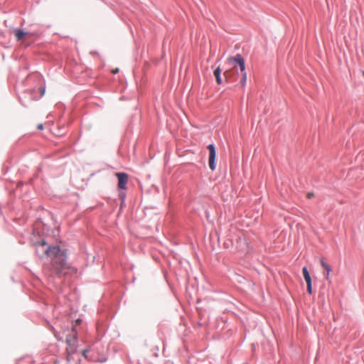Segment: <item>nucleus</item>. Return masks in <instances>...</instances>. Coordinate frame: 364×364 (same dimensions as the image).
Returning a JSON list of instances; mask_svg holds the SVG:
<instances>
[{
    "instance_id": "obj_1",
    "label": "nucleus",
    "mask_w": 364,
    "mask_h": 364,
    "mask_svg": "<svg viewBox=\"0 0 364 364\" xmlns=\"http://www.w3.org/2000/svg\"><path fill=\"white\" fill-rule=\"evenodd\" d=\"M42 252L48 256L54 257L52 261V267L58 275H65L68 273L69 267L65 262V254L61 252L58 246L48 247L43 250Z\"/></svg>"
},
{
    "instance_id": "obj_2",
    "label": "nucleus",
    "mask_w": 364,
    "mask_h": 364,
    "mask_svg": "<svg viewBox=\"0 0 364 364\" xmlns=\"http://www.w3.org/2000/svg\"><path fill=\"white\" fill-rule=\"evenodd\" d=\"M228 62L232 68L224 72V77L226 80H229L232 75V70L237 66L240 68L241 73H242L240 83L242 86H245L247 81V73L245 72V60L240 54H237L234 57H230L228 58Z\"/></svg>"
},
{
    "instance_id": "obj_3",
    "label": "nucleus",
    "mask_w": 364,
    "mask_h": 364,
    "mask_svg": "<svg viewBox=\"0 0 364 364\" xmlns=\"http://www.w3.org/2000/svg\"><path fill=\"white\" fill-rule=\"evenodd\" d=\"M208 149L209 151V158H208V165L212 171L215 169V158H216V151L215 146L213 144H209L208 146Z\"/></svg>"
},
{
    "instance_id": "obj_4",
    "label": "nucleus",
    "mask_w": 364,
    "mask_h": 364,
    "mask_svg": "<svg viewBox=\"0 0 364 364\" xmlns=\"http://www.w3.org/2000/svg\"><path fill=\"white\" fill-rule=\"evenodd\" d=\"M115 176L118 178V184L117 186L120 189H126L127 183L128 182L129 176L125 173L118 172L115 173Z\"/></svg>"
},
{
    "instance_id": "obj_5",
    "label": "nucleus",
    "mask_w": 364,
    "mask_h": 364,
    "mask_svg": "<svg viewBox=\"0 0 364 364\" xmlns=\"http://www.w3.org/2000/svg\"><path fill=\"white\" fill-rule=\"evenodd\" d=\"M302 273H303V276L305 279V282L306 283L307 291L309 294H311L313 292L312 284H311V278L310 274L306 267H303Z\"/></svg>"
},
{
    "instance_id": "obj_6",
    "label": "nucleus",
    "mask_w": 364,
    "mask_h": 364,
    "mask_svg": "<svg viewBox=\"0 0 364 364\" xmlns=\"http://www.w3.org/2000/svg\"><path fill=\"white\" fill-rule=\"evenodd\" d=\"M239 251L242 252H248L249 247L248 243L245 239V237H239V239L237 241Z\"/></svg>"
},
{
    "instance_id": "obj_7",
    "label": "nucleus",
    "mask_w": 364,
    "mask_h": 364,
    "mask_svg": "<svg viewBox=\"0 0 364 364\" xmlns=\"http://www.w3.org/2000/svg\"><path fill=\"white\" fill-rule=\"evenodd\" d=\"M321 264L323 267V269L326 271V274L325 275L326 279H328L329 278V274L331 271V268L329 264L326 263L323 260H321Z\"/></svg>"
},
{
    "instance_id": "obj_8",
    "label": "nucleus",
    "mask_w": 364,
    "mask_h": 364,
    "mask_svg": "<svg viewBox=\"0 0 364 364\" xmlns=\"http://www.w3.org/2000/svg\"><path fill=\"white\" fill-rule=\"evenodd\" d=\"M220 68L218 67L214 70V75L216 78V82L218 85H220L222 83V79L220 77Z\"/></svg>"
},
{
    "instance_id": "obj_9",
    "label": "nucleus",
    "mask_w": 364,
    "mask_h": 364,
    "mask_svg": "<svg viewBox=\"0 0 364 364\" xmlns=\"http://www.w3.org/2000/svg\"><path fill=\"white\" fill-rule=\"evenodd\" d=\"M26 35V33L20 29H18L15 31V36L17 41L21 40Z\"/></svg>"
},
{
    "instance_id": "obj_10",
    "label": "nucleus",
    "mask_w": 364,
    "mask_h": 364,
    "mask_svg": "<svg viewBox=\"0 0 364 364\" xmlns=\"http://www.w3.org/2000/svg\"><path fill=\"white\" fill-rule=\"evenodd\" d=\"M37 128H38V129H39V130H42V129H43V124H39L37 126Z\"/></svg>"
},
{
    "instance_id": "obj_11",
    "label": "nucleus",
    "mask_w": 364,
    "mask_h": 364,
    "mask_svg": "<svg viewBox=\"0 0 364 364\" xmlns=\"http://www.w3.org/2000/svg\"><path fill=\"white\" fill-rule=\"evenodd\" d=\"M88 353V350H84L82 352V355L84 357L87 358V353Z\"/></svg>"
},
{
    "instance_id": "obj_12",
    "label": "nucleus",
    "mask_w": 364,
    "mask_h": 364,
    "mask_svg": "<svg viewBox=\"0 0 364 364\" xmlns=\"http://www.w3.org/2000/svg\"><path fill=\"white\" fill-rule=\"evenodd\" d=\"M313 196H314V193H309L307 194V198H312Z\"/></svg>"
},
{
    "instance_id": "obj_13",
    "label": "nucleus",
    "mask_w": 364,
    "mask_h": 364,
    "mask_svg": "<svg viewBox=\"0 0 364 364\" xmlns=\"http://www.w3.org/2000/svg\"><path fill=\"white\" fill-rule=\"evenodd\" d=\"M40 91H41V95H44V92H45V90H44V88L41 87V88H40Z\"/></svg>"
},
{
    "instance_id": "obj_14",
    "label": "nucleus",
    "mask_w": 364,
    "mask_h": 364,
    "mask_svg": "<svg viewBox=\"0 0 364 364\" xmlns=\"http://www.w3.org/2000/svg\"><path fill=\"white\" fill-rule=\"evenodd\" d=\"M112 73L116 74V73H117L119 72V69H118V68H116V69H114V70H112Z\"/></svg>"
},
{
    "instance_id": "obj_15",
    "label": "nucleus",
    "mask_w": 364,
    "mask_h": 364,
    "mask_svg": "<svg viewBox=\"0 0 364 364\" xmlns=\"http://www.w3.org/2000/svg\"><path fill=\"white\" fill-rule=\"evenodd\" d=\"M39 244H40V245H41V246H44V245H46V242L44 240H43V241H42V242H41Z\"/></svg>"
},
{
    "instance_id": "obj_16",
    "label": "nucleus",
    "mask_w": 364,
    "mask_h": 364,
    "mask_svg": "<svg viewBox=\"0 0 364 364\" xmlns=\"http://www.w3.org/2000/svg\"><path fill=\"white\" fill-rule=\"evenodd\" d=\"M76 322L79 323L80 322V319H77V320L76 321Z\"/></svg>"
},
{
    "instance_id": "obj_17",
    "label": "nucleus",
    "mask_w": 364,
    "mask_h": 364,
    "mask_svg": "<svg viewBox=\"0 0 364 364\" xmlns=\"http://www.w3.org/2000/svg\"><path fill=\"white\" fill-rule=\"evenodd\" d=\"M363 77H364V71L363 72Z\"/></svg>"
}]
</instances>
